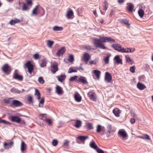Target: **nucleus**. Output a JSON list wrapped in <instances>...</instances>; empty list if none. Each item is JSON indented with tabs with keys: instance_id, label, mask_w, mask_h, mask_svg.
Listing matches in <instances>:
<instances>
[{
	"instance_id": "1",
	"label": "nucleus",
	"mask_w": 153,
	"mask_h": 153,
	"mask_svg": "<svg viewBox=\"0 0 153 153\" xmlns=\"http://www.w3.org/2000/svg\"><path fill=\"white\" fill-rule=\"evenodd\" d=\"M115 42L114 39L107 36H102L99 39L95 38L93 39V44L95 47L103 49H106L107 48L104 46L103 43L106 42L114 43Z\"/></svg>"
},
{
	"instance_id": "2",
	"label": "nucleus",
	"mask_w": 153,
	"mask_h": 153,
	"mask_svg": "<svg viewBox=\"0 0 153 153\" xmlns=\"http://www.w3.org/2000/svg\"><path fill=\"white\" fill-rule=\"evenodd\" d=\"M12 69L8 64H5L1 68L2 71L7 74H10Z\"/></svg>"
},
{
	"instance_id": "3",
	"label": "nucleus",
	"mask_w": 153,
	"mask_h": 153,
	"mask_svg": "<svg viewBox=\"0 0 153 153\" xmlns=\"http://www.w3.org/2000/svg\"><path fill=\"white\" fill-rule=\"evenodd\" d=\"M11 120L17 123H20L21 124L25 125V122L23 120H21L19 117L17 116H12L11 117Z\"/></svg>"
},
{
	"instance_id": "4",
	"label": "nucleus",
	"mask_w": 153,
	"mask_h": 153,
	"mask_svg": "<svg viewBox=\"0 0 153 153\" xmlns=\"http://www.w3.org/2000/svg\"><path fill=\"white\" fill-rule=\"evenodd\" d=\"M88 97L90 100L96 101L97 99V95L94 90L90 91L87 94Z\"/></svg>"
},
{
	"instance_id": "5",
	"label": "nucleus",
	"mask_w": 153,
	"mask_h": 153,
	"mask_svg": "<svg viewBox=\"0 0 153 153\" xmlns=\"http://www.w3.org/2000/svg\"><path fill=\"white\" fill-rule=\"evenodd\" d=\"M25 66L27 68L28 72L31 74L34 70V67L31 62L30 61H27L25 65Z\"/></svg>"
},
{
	"instance_id": "6",
	"label": "nucleus",
	"mask_w": 153,
	"mask_h": 153,
	"mask_svg": "<svg viewBox=\"0 0 153 153\" xmlns=\"http://www.w3.org/2000/svg\"><path fill=\"white\" fill-rule=\"evenodd\" d=\"M77 83H81L84 84H87L88 82L87 81L86 78L83 76H81L78 77V79L77 80Z\"/></svg>"
},
{
	"instance_id": "7",
	"label": "nucleus",
	"mask_w": 153,
	"mask_h": 153,
	"mask_svg": "<svg viewBox=\"0 0 153 153\" xmlns=\"http://www.w3.org/2000/svg\"><path fill=\"white\" fill-rule=\"evenodd\" d=\"M51 71L53 74H54L56 72L58 71V65L56 62L53 63L51 66Z\"/></svg>"
},
{
	"instance_id": "8",
	"label": "nucleus",
	"mask_w": 153,
	"mask_h": 153,
	"mask_svg": "<svg viewBox=\"0 0 153 153\" xmlns=\"http://www.w3.org/2000/svg\"><path fill=\"white\" fill-rule=\"evenodd\" d=\"M22 105V103L20 101L16 100H13L12 107H20Z\"/></svg>"
},
{
	"instance_id": "9",
	"label": "nucleus",
	"mask_w": 153,
	"mask_h": 153,
	"mask_svg": "<svg viewBox=\"0 0 153 153\" xmlns=\"http://www.w3.org/2000/svg\"><path fill=\"white\" fill-rule=\"evenodd\" d=\"M132 49V48H125L121 46V49H120V52L122 53L132 52L135 51V49H133V50H131V49Z\"/></svg>"
},
{
	"instance_id": "10",
	"label": "nucleus",
	"mask_w": 153,
	"mask_h": 153,
	"mask_svg": "<svg viewBox=\"0 0 153 153\" xmlns=\"http://www.w3.org/2000/svg\"><path fill=\"white\" fill-rule=\"evenodd\" d=\"M112 77L111 74L108 72L105 73V80L108 83H110L112 80Z\"/></svg>"
},
{
	"instance_id": "11",
	"label": "nucleus",
	"mask_w": 153,
	"mask_h": 153,
	"mask_svg": "<svg viewBox=\"0 0 153 153\" xmlns=\"http://www.w3.org/2000/svg\"><path fill=\"white\" fill-rule=\"evenodd\" d=\"M13 98H9L7 99H4V103L8 104L10 107H12L13 102Z\"/></svg>"
},
{
	"instance_id": "12",
	"label": "nucleus",
	"mask_w": 153,
	"mask_h": 153,
	"mask_svg": "<svg viewBox=\"0 0 153 153\" xmlns=\"http://www.w3.org/2000/svg\"><path fill=\"white\" fill-rule=\"evenodd\" d=\"M66 16L68 19H72L74 18V13L73 11L71 9H70L68 11L66 14Z\"/></svg>"
},
{
	"instance_id": "13",
	"label": "nucleus",
	"mask_w": 153,
	"mask_h": 153,
	"mask_svg": "<svg viewBox=\"0 0 153 153\" xmlns=\"http://www.w3.org/2000/svg\"><path fill=\"white\" fill-rule=\"evenodd\" d=\"M112 112L116 117H119L120 116V114L121 112L119 108H115L113 110Z\"/></svg>"
},
{
	"instance_id": "14",
	"label": "nucleus",
	"mask_w": 153,
	"mask_h": 153,
	"mask_svg": "<svg viewBox=\"0 0 153 153\" xmlns=\"http://www.w3.org/2000/svg\"><path fill=\"white\" fill-rule=\"evenodd\" d=\"M65 51V47H62L59 50L58 52L56 53V55L58 56H63Z\"/></svg>"
},
{
	"instance_id": "15",
	"label": "nucleus",
	"mask_w": 153,
	"mask_h": 153,
	"mask_svg": "<svg viewBox=\"0 0 153 153\" xmlns=\"http://www.w3.org/2000/svg\"><path fill=\"white\" fill-rule=\"evenodd\" d=\"M91 56L87 53H85L83 55V60L85 62H88L91 58Z\"/></svg>"
},
{
	"instance_id": "16",
	"label": "nucleus",
	"mask_w": 153,
	"mask_h": 153,
	"mask_svg": "<svg viewBox=\"0 0 153 153\" xmlns=\"http://www.w3.org/2000/svg\"><path fill=\"white\" fill-rule=\"evenodd\" d=\"M118 134L122 136L124 138L127 136V134L124 129H120L118 132Z\"/></svg>"
},
{
	"instance_id": "17",
	"label": "nucleus",
	"mask_w": 153,
	"mask_h": 153,
	"mask_svg": "<svg viewBox=\"0 0 153 153\" xmlns=\"http://www.w3.org/2000/svg\"><path fill=\"white\" fill-rule=\"evenodd\" d=\"M13 77V78L15 79L20 81H22L23 79V76L21 75H18L16 71L14 73Z\"/></svg>"
},
{
	"instance_id": "18",
	"label": "nucleus",
	"mask_w": 153,
	"mask_h": 153,
	"mask_svg": "<svg viewBox=\"0 0 153 153\" xmlns=\"http://www.w3.org/2000/svg\"><path fill=\"white\" fill-rule=\"evenodd\" d=\"M112 47L115 50L120 52L121 46L120 44H113Z\"/></svg>"
},
{
	"instance_id": "19",
	"label": "nucleus",
	"mask_w": 153,
	"mask_h": 153,
	"mask_svg": "<svg viewBox=\"0 0 153 153\" xmlns=\"http://www.w3.org/2000/svg\"><path fill=\"white\" fill-rule=\"evenodd\" d=\"M90 146L91 148L96 150L97 152V150H98V149H100L97 145L95 142L94 141H93L90 144Z\"/></svg>"
},
{
	"instance_id": "20",
	"label": "nucleus",
	"mask_w": 153,
	"mask_h": 153,
	"mask_svg": "<svg viewBox=\"0 0 153 153\" xmlns=\"http://www.w3.org/2000/svg\"><path fill=\"white\" fill-rule=\"evenodd\" d=\"M58 80L60 82H62L64 80L66 77L65 74L61 75L60 76H57Z\"/></svg>"
},
{
	"instance_id": "21",
	"label": "nucleus",
	"mask_w": 153,
	"mask_h": 153,
	"mask_svg": "<svg viewBox=\"0 0 153 153\" xmlns=\"http://www.w3.org/2000/svg\"><path fill=\"white\" fill-rule=\"evenodd\" d=\"M74 98L75 100L77 102H79L81 101L82 97L78 93H76L74 95Z\"/></svg>"
},
{
	"instance_id": "22",
	"label": "nucleus",
	"mask_w": 153,
	"mask_h": 153,
	"mask_svg": "<svg viewBox=\"0 0 153 153\" xmlns=\"http://www.w3.org/2000/svg\"><path fill=\"white\" fill-rule=\"evenodd\" d=\"M134 6L132 4L129 3L126 7V9L129 12H132L134 9Z\"/></svg>"
},
{
	"instance_id": "23",
	"label": "nucleus",
	"mask_w": 153,
	"mask_h": 153,
	"mask_svg": "<svg viewBox=\"0 0 153 153\" xmlns=\"http://www.w3.org/2000/svg\"><path fill=\"white\" fill-rule=\"evenodd\" d=\"M88 136H79L77 137V139L79 140L81 142L84 143L85 141L88 139Z\"/></svg>"
},
{
	"instance_id": "24",
	"label": "nucleus",
	"mask_w": 153,
	"mask_h": 153,
	"mask_svg": "<svg viewBox=\"0 0 153 153\" xmlns=\"http://www.w3.org/2000/svg\"><path fill=\"white\" fill-rule=\"evenodd\" d=\"M114 59L116 61V62L118 64H122V59L120 58L119 55L116 56L114 58Z\"/></svg>"
},
{
	"instance_id": "25",
	"label": "nucleus",
	"mask_w": 153,
	"mask_h": 153,
	"mask_svg": "<svg viewBox=\"0 0 153 153\" xmlns=\"http://www.w3.org/2000/svg\"><path fill=\"white\" fill-rule=\"evenodd\" d=\"M56 91L59 94H62L63 92L61 87L57 85L56 88Z\"/></svg>"
},
{
	"instance_id": "26",
	"label": "nucleus",
	"mask_w": 153,
	"mask_h": 153,
	"mask_svg": "<svg viewBox=\"0 0 153 153\" xmlns=\"http://www.w3.org/2000/svg\"><path fill=\"white\" fill-rule=\"evenodd\" d=\"M82 124V122L80 120H76L74 126L76 128H80Z\"/></svg>"
},
{
	"instance_id": "27",
	"label": "nucleus",
	"mask_w": 153,
	"mask_h": 153,
	"mask_svg": "<svg viewBox=\"0 0 153 153\" xmlns=\"http://www.w3.org/2000/svg\"><path fill=\"white\" fill-rule=\"evenodd\" d=\"M93 72L95 74L97 79H99L101 74L100 71L98 70H95L93 71Z\"/></svg>"
},
{
	"instance_id": "28",
	"label": "nucleus",
	"mask_w": 153,
	"mask_h": 153,
	"mask_svg": "<svg viewBox=\"0 0 153 153\" xmlns=\"http://www.w3.org/2000/svg\"><path fill=\"white\" fill-rule=\"evenodd\" d=\"M138 138H141L143 139H145L146 140H150V138L149 137V136L146 134H143L142 136H138L137 137Z\"/></svg>"
},
{
	"instance_id": "29",
	"label": "nucleus",
	"mask_w": 153,
	"mask_h": 153,
	"mask_svg": "<svg viewBox=\"0 0 153 153\" xmlns=\"http://www.w3.org/2000/svg\"><path fill=\"white\" fill-rule=\"evenodd\" d=\"M13 144V142L11 141L9 143H7L5 142L4 143V147L5 149H7V146H9L10 147H11Z\"/></svg>"
},
{
	"instance_id": "30",
	"label": "nucleus",
	"mask_w": 153,
	"mask_h": 153,
	"mask_svg": "<svg viewBox=\"0 0 153 153\" xmlns=\"http://www.w3.org/2000/svg\"><path fill=\"white\" fill-rule=\"evenodd\" d=\"M20 21V20L19 19H15V20H11L9 23L11 25H14L16 23L19 22Z\"/></svg>"
},
{
	"instance_id": "31",
	"label": "nucleus",
	"mask_w": 153,
	"mask_h": 153,
	"mask_svg": "<svg viewBox=\"0 0 153 153\" xmlns=\"http://www.w3.org/2000/svg\"><path fill=\"white\" fill-rule=\"evenodd\" d=\"M125 57L126 62L132 65L134 62L131 59L130 57L128 55L126 56Z\"/></svg>"
},
{
	"instance_id": "32",
	"label": "nucleus",
	"mask_w": 153,
	"mask_h": 153,
	"mask_svg": "<svg viewBox=\"0 0 153 153\" xmlns=\"http://www.w3.org/2000/svg\"><path fill=\"white\" fill-rule=\"evenodd\" d=\"M137 87L139 89L143 90L146 88V87L141 83L138 82L137 85Z\"/></svg>"
},
{
	"instance_id": "33",
	"label": "nucleus",
	"mask_w": 153,
	"mask_h": 153,
	"mask_svg": "<svg viewBox=\"0 0 153 153\" xmlns=\"http://www.w3.org/2000/svg\"><path fill=\"white\" fill-rule=\"evenodd\" d=\"M77 72V71L76 68L71 67L69 69L68 73H71L72 72Z\"/></svg>"
},
{
	"instance_id": "34",
	"label": "nucleus",
	"mask_w": 153,
	"mask_h": 153,
	"mask_svg": "<svg viewBox=\"0 0 153 153\" xmlns=\"http://www.w3.org/2000/svg\"><path fill=\"white\" fill-rule=\"evenodd\" d=\"M26 148V144L25 143L22 141L21 144V150L22 152H23L25 150Z\"/></svg>"
},
{
	"instance_id": "35",
	"label": "nucleus",
	"mask_w": 153,
	"mask_h": 153,
	"mask_svg": "<svg viewBox=\"0 0 153 153\" xmlns=\"http://www.w3.org/2000/svg\"><path fill=\"white\" fill-rule=\"evenodd\" d=\"M78 78V76H74L72 77H71L69 79V81L71 82H73L75 81L77 83V80Z\"/></svg>"
},
{
	"instance_id": "36",
	"label": "nucleus",
	"mask_w": 153,
	"mask_h": 153,
	"mask_svg": "<svg viewBox=\"0 0 153 153\" xmlns=\"http://www.w3.org/2000/svg\"><path fill=\"white\" fill-rule=\"evenodd\" d=\"M139 16L140 18H143L144 15V11L142 9H140L138 11Z\"/></svg>"
},
{
	"instance_id": "37",
	"label": "nucleus",
	"mask_w": 153,
	"mask_h": 153,
	"mask_svg": "<svg viewBox=\"0 0 153 153\" xmlns=\"http://www.w3.org/2000/svg\"><path fill=\"white\" fill-rule=\"evenodd\" d=\"M53 29L55 31H61L63 29V28L62 27L56 26L53 27Z\"/></svg>"
},
{
	"instance_id": "38",
	"label": "nucleus",
	"mask_w": 153,
	"mask_h": 153,
	"mask_svg": "<svg viewBox=\"0 0 153 153\" xmlns=\"http://www.w3.org/2000/svg\"><path fill=\"white\" fill-rule=\"evenodd\" d=\"M35 94L37 96V99L38 100H39L40 99L41 94L38 89H35Z\"/></svg>"
},
{
	"instance_id": "39",
	"label": "nucleus",
	"mask_w": 153,
	"mask_h": 153,
	"mask_svg": "<svg viewBox=\"0 0 153 153\" xmlns=\"http://www.w3.org/2000/svg\"><path fill=\"white\" fill-rule=\"evenodd\" d=\"M54 44V42L53 41L50 40H48L47 41V45L48 47L49 48L52 47V45Z\"/></svg>"
},
{
	"instance_id": "40",
	"label": "nucleus",
	"mask_w": 153,
	"mask_h": 153,
	"mask_svg": "<svg viewBox=\"0 0 153 153\" xmlns=\"http://www.w3.org/2000/svg\"><path fill=\"white\" fill-rule=\"evenodd\" d=\"M39 5H36L35 8L32 11V14L33 15H37V10L39 7Z\"/></svg>"
},
{
	"instance_id": "41",
	"label": "nucleus",
	"mask_w": 153,
	"mask_h": 153,
	"mask_svg": "<svg viewBox=\"0 0 153 153\" xmlns=\"http://www.w3.org/2000/svg\"><path fill=\"white\" fill-rule=\"evenodd\" d=\"M10 91L11 92L18 94L20 93V92H21L20 91L18 90L17 89L14 88L11 89L10 90Z\"/></svg>"
},
{
	"instance_id": "42",
	"label": "nucleus",
	"mask_w": 153,
	"mask_h": 153,
	"mask_svg": "<svg viewBox=\"0 0 153 153\" xmlns=\"http://www.w3.org/2000/svg\"><path fill=\"white\" fill-rule=\"evenodd\" d=\"M83 48L86 49L87 50L92 51L94 50V48H92L91 46L89 45H85L84 46Z\"/></svg>"
},
{
	"instance_id": "43",
	"label": "nucleus",
	"mask_w": 153,
	"mask_h": 153,
	"mask_svg": "<svg viewBox=\"0 0 153 153\" xmlns=\"http://www.w3.org/2000/svg\"><path fill=\"white\" fill-rule=\"evenodd\" d=\"M45 102V99L43 97L42 99L40 101L39 103V107H42L43 105L44 104Z\"/></svg>"
},
{
	"instance_id": "44",
	"label": "nucleus",
	"mask_w": 153,
	"mask_h": 153,
	"mask_svg": "<svg viewBox=\"0 0 153 153\" xmlns=\"http://www.w3.org/2000/svg\"><path fill=\"white\" fill-rule=\"evenodd\" d=\"M121 22L125 25H128V26H130V24L128 23V21L126 19L121 20Z\"/></svg>"
},
{
	"instance_id": "45",
	"label": "nucleus",
	"mask_w": 153,
	"mask_h": 153,
	"mask_svg": "<svg viewBox=\"0 0 153 153\" xmlns=\"http://www.w3.org/2000/svg\"><path fill=\"white\" fill-rule=\"evenodd\" d=\"M38 81L41 84H43L45 83V81L42 77H40L38 79Z\"/></svg>"
},
{
	"instance_id": "46",
	"label": "nucleus",
	"mask_w": 153,
	"mask_h": 153,
	"mask_svg": "<svg viewBox=\"0 0 153 153\" xmlns=\"http://www.w3.org/2000/svg\"><path fill=\"white\" fill-rule=\"evenodd\" d=\"M46 122L49 125H52L53 122L52 120L50 119H46L45 120Z\"/></svg>"
},
{
	"instance_id": "47",
	"label": "nucleus",
	"mask_w": 153,
	"mask_h": 153,
	"mask_svg": "<svg viewBox=\"0 0 153 153\" xmlns=\"http://www.w3.org/2000/svg\"><path fill=\"white\" fill-rule=\"evenodd\" d=\"M47 62L45 60H43L42 62L40 64V66L41 67L43 68L46 66Z\"/></svg>"
},
{
	"instance_id": "48",
	"label": "nucleus",
	"mask_w": 153,
	"mask_h": 153,
	"mask_svg": "<svg viewBox=\"0 0 153 153\" xmlns=\"http://www.w3.org/2000/svg\"><path fill=\"white\" fill-rule=\"evenodd\" d=\"M27 100L30 104L33 103V99L32 97L30 95L28 96Z\"/></svg>"
},
{
	"instance_id": "49",
	"label": "nucleus",
	"mask_w": 153,
	"mask_h": 153,
	"mask_svg": "<svg viewBox=\"0 0 153 153\" xmlns=\"http://www.w3.org/2000/svg\"><path fill=\"white\" fill-rule=\"evenodd\" d=\"M23 5L22 6V10H26L29 9V8L27 7L26 4L23 3H22Z\"/></svg>"
},
{
	"instance_id": "50",
	"label": "nucleus",
	"mask_w": 153,
	"mask_h": 153,
	"mask_svg": "<svg viewBox=\"0 0 153 153\" xmlns=\"http://www.w3.org/2000/svg\"><path fill=\"white\" fill-rule=\"evenodd\" d=\"M109 57L110 56H108L104 59V62L105 64H107L108 63Z\"/></svg>"
},
{
	"instance_id": "51",
	"label": "nucleus",
	"mask_w": 153,
	"mask_h": 153,
	"mask_svg": "<svg viewBox=\"0 0 153 153\" xmlns=\"http://www.w3.org/2000/svg\"><path fill=\"white\" fill-rule=\"evenodd\" d=\"M101 126L100 125H98L97 128V133H100L101 131Z\"/></svg>"
},
{
	"instance_id": "52",
	"label": "nucleus",
	"mask_w": 153,
	"mask_h": 153,
	"mask_svg": "<svg viewBox=\"0 0 153 153\" xmlns=\"http://www.w3.org/2000/svg\"><path fill=\"white\" fill-rule=\"evenodd\" d=\"M0 123H2L5 124H9V123L5 121V120H2L0 118Z\"/></svg>"
},
{
	"instance_id": "53",
	"label": "nucleus",
	"mask_w": 153,
	"mask_h": 153,
	"mask_svg": "<svg viewBox=\"0 0 153 153\" xmlns=\"http://www.w3.org/2000/svg\"><path fill=\"white\" fill-rule=\"evenodd\" d=\"M68 60L70 62H72L74 60V58L72 55H70Z\"/></svg>"
},
{
	"instance_id": "54",
	"label": "nucleus",
	"mask_w": 153,
	"mask_h": 153,
	"mask_svg": "<svg viewBox=\"0 0 153 153\" xmlns=\"http://www.w3.org/2000/svg\"><path fill=\"white\" fill-rule=\"evenodd\" d=\"M58 143V141L56 140H53L52 142L53 145L54 146H56L57 145Z\"/></svg>"
},
{
	"instance_id": "55",
	"label": "nucleus",
	"mask_w": 153,
	"mask_h": 153,
	"mask_svg": "<svg viewBox=\"0 0 153 153\" xmlns=\"http://www.w3.org/2000/svg\"><path fill=\"white\" fill-rule=\"evenodd\" d=\"M69 142L68 140H65L64 141L63 145L65 147H67L69 145Z\"/></svg>"
},
{
	"instance_id": "56",
	"label": "nucleus",
	"mask_w": 153,
	"mask_h": 153,
	"mask_svg": "<svg viewBox=\"0 0 153 153\" xmlns=\"http://www.w3.org/2000/svg\"><path fill=\"white\" fill-rule=\"evenodd\" d=\"M135 66H132L130 68V70L132 73H134L135 72Z\"/></svg>"
},
{
	"instance_id": "57",
	"label": "nucleus",
	"mask_w": 153,
	"mask_h": 153,
	"mask_svg": "<svg viewBox=\"0 0 153 153\" xmlns=\"http://www.w3.org/2000/svg\"><path fill=\"white\" fill-rule=\"evenodd\" d=\"M26 1L27 4L29 5H32L33 4L32 1L31 0H26Z\"/></svg>"
},
{
	"instance_id": "58",
	"label": "nucleus",
	"mask_w": 153,
	"mask_h": 153,
	"mask_svg": "<svg viewBox=\"0 0 153 153\" xmlns=\"http://www.w3.org/2000/svg\"><path fill=\"white\" fill-rule=\"evenodd\" d=\"M34 58L36 59H38L40 58L39 55L38 53L35 54L34 55Z\"/></svg>"
},
{
	"instance_id": "59",
	"label": "nucleus",
	"mask_w": 153,
	"mask_h": 153,
	"mask_svg": "<svg viewBox=\"0 0 153 153\" xmlns=\"http://www.w3.org/2000/svg\"><path fill=\"white\" fill-rule=\"evenodd\" d=\"M87 128L89 129L93 128L92 124L91 123H88L87 124Z\"/></svg>"
},
{
	"instance_id": "60",
	"label": "nucleus",
	"mask_w": 153,
	"mask_h": 153,
	"mask_svg": "<svg viewBox=\"0 0 153 153\" xmlns=\"http://www.w3.org/2000/svg\"><path fill=\"white\" fill-rule=\"evenodd\" d=\"M111 130L110 129L109 130H108L107 131V136L108 137H109L110 136V133H111Z\"/></svg>"
},
{
	"instance_id": "61",
	"label": "nucleus",
	"mask_w": 153,
	"mask_h": 153,
	"mask_svg": "<svg viewBox=\"0 0 153 153\" xmlns=\"http://www.w3.org/2000/svg\"><path fill=\"white\" fill-rule=\"evenodd\" d=\"M97 152L98 153H104V151L100 149H98Z\"/></svg>"
},
{
	"instance_id": "62",
	"label": "nucleus",
	"mask_w": 153,
	"mask_h": 153,
	"mask_svg": "<svg viewBox=\"0 0 153 153\" xmlns=\"http://www.w3.org/2000/svg\"><path fill=\"white\" fill-rule=\"evenodd\" d=\"M131 123L132 124H133L135 122V120L134 118H131L130 120Z\"/></svg>"
},
{
	"instance_id": "63",
	"label": "nucleus",
	"mask_w": 153,
	"mask_h": 153,
	"mask_svg": "<svg viewBox=\"0 0 153 153\" xmlns=\"http://www.w3.org/2000/svg\"><path fill=\"white\" fill-rule=\"evenodd\" d=\"M89 64H96V62H95V61H94V60H91V61H90L89 62Z\"/></svg>"
},
{
	"instance_id": "64",
	"label": "nucleus",
	"mask_w": 153,
	"mask_h": 153,
	"mask_svg": "<svg viewBox=\"0 0 153 153\" xmlns=\"http://www.w3.org/2000/svg\"><path fill=\"white\" fill-rule=\"evenodd\" d=\"M99 22L102 24H105L104 23V21L103 19H102L101 20H100Z\"/></svg>"
}]
</instances>
